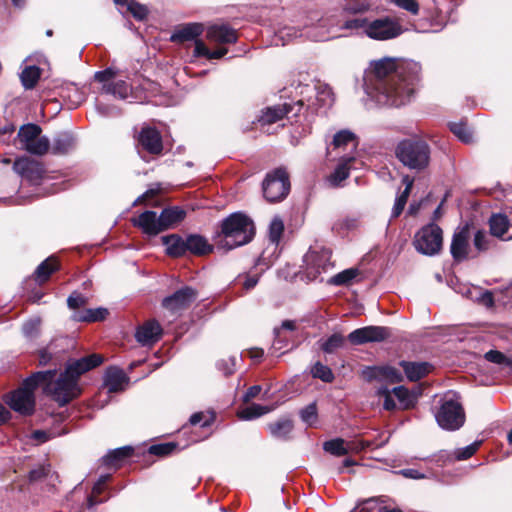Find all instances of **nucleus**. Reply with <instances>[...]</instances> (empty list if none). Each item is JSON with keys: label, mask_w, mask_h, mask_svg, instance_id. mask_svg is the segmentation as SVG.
<instances>
[{"label": "nucleus", "mask_w": 512, "mask_h": 512, "mask_svg": "<svg viewBox=\"0 0 512 512\" xmlns=\"http://www.w3.org/2000/svg\"><path fill=\"white\" fill-rule=\"evenodd\" d=\"M421 67L385 57L370 64L364 76L366 94L379 105L401 106L410 101L419 81Z\"/></svg>", "instance_id": "obj_1"}, {"label": "nucleus", "mask_w": 512, "mask_h": 512, "mask_svg": "<svg viewBox=\"0 0 512 512\" xmlns=\"http://www.w3.org/2000/svg\"><path fill=\"white\" fill-rule=\"evenodd\" d=\"M255 235V226L251 218L241 212L232 213L221 224L219 245L231 250L249 243Z\"/></svg>", "instance_id": "obj_2"}, {"label": "nucleus", "mask_w": 512, "mask_h": 512, "mask_svg": "<svg viewBox=\"0 0 512 512\" xmlns=\"http://www.w3.org/2000/svg\"><path fill=\"white\" fill-rule=\"evenodd\" d=\"M45 372H50L51 378L41 381L40 386L43 388L44 393L50 395L59 406L62 407L69 404L81 394V389L78 385L79 377L68 366L56 380V369L46 370Z\"/></svg>", "instance_id": "obj_3"}, {"label": "nucleus", "mask_w": 512, "mask_h": 512, "mask_svg": "<svg viewBox=\"0 0 512 512\" xmlns=\"http://www.w3.org/2000/svg\"><path fill=\"white\" fill-rule=\"evenodd\" d=\"M395 157L406 168L422 172L428 168L431 158V147L423 139L408 138L397 143Z\"/></svg>", "instance_id": "obj_4"}, {"label": "nucleus", "mask_w": 512, "mask_h": 512, "mask_svg": "<svg viewBox=\"0 0 512 512\" xmlns=\"http://www.w3.org/2000/svg\"><path fill=\"white\" fill-rule=\"evenodd\" d=\"M47 378H51L50 372H34L23 380L18 389L6 396L5 402L15 412L23 416H31L35 411L34 390Z\"/></svg>", "instance_id": "obj_5"}, {"label": "nucleus", "mask_w": 512, "mask_h": 512, "mask_svg": "<svg viewBox=\"0 0 512 512\" xmlns=\"http://www.w3.org/2000/svg\"><path fill=\"white\" fill-rule=\"evenodd\" d=\"M300 36L313 41H326L335 36V17L321 16L318 12L307 15Z\"/></svg>", "instance_id": "obj_6"}, {"label": "nucleus", "mask_w": 512, "mask_h": 512, "mask_svg": "<svg viewBox=\"0 0 512 512\" xmlns=\"http://www.w3.org/2000/svg\"><path fill=\"white\" fill-rule=\"evenodd\" d=\"M304 274L310 281L323 280L321 275L328 273L333 268L331 251L323 247H311L304 255Z\"/></svg>", "instance_id": "obj_7"}, {"label": "nucleus", "mask_w": 512, "mask_h": 512, "mask_svg": "<svg viewBox=\"0 0 512 512\" xmlns=\"http://www.w3.org/2000/svg\"><path fill=\"white\" fill-rule=\"evenodd\" d=\"M41 128L34 123L24 124L20 127L17 140L20 148L33 155H44L50 149L48 137L41 135Z\"/></svg>", "instance_id": "obj_8"}, {"label": "nucleus", "mask_w": 512, "mask_h": 512, "mask_svg": "<svg viewBox=\"0 0 512 512\" xmlns=\"http://www.w3.org/2000/svg\"><path fill=\"white\" fill-rule=\"evenodd\" d=\"M435 418L442 429L456 431L465 424L466 414L459 401L446 399L440 405Z\"/></svg>", "instance_id": "obj_9"}, {"label": "nucleus", "mask_w": 512, "mask_h": 512, "mask_svg": "<svg viewBox=\"0 0 512 512\" xmlns=\"http://www.w3.org/2000/svg\"><path fill=\"white\" fill-rule=\"evenodd\" d=\"M264 197L269 202L284 200L290 191L289 175L284 168H276L268 173L262 184Z\"/></svg>", "instance_id": "obj_10"}, {"label": "nucleus", "mask_w": 512, "mask_h": 512, "mask_svg": "<svg viewBox=\"0 0 512 512\" xmlns=\"http://www.w3.org/2000/svg\"><path fill=\"white\" fill-rule=\"evenodd\" d=\"M442 242L441 228L434 223H430L416 233L414 246L419 253L433 256L441 250Z\"/></svg>", "instance_id": "obj_11"}, {"label": "nucleus", "mask_w": 512, "mask_h": 512, "mask_svg": "<svg viewBox=\"0 0 512 512\" xmlns=\"http://www.w3.org/2000/svg\"><path fill=\"white\" fill-rule=\"evenodd\" d=\"M401 25L389 17L369 21L366 36L379 41L394 39L402 34Z\"/></svg>", "instance_id": "obj_12"}, {"label": "nucleus", "mask_w": 512, "mask_h": 512, "mask_svg": "<svg viewBox=\"0 0 512 512\" xmlns=\"http://www.w3.org/2000/svg\"><path fill=\"white\" fill-rule=\"evenodd\" d=\"M304 105V99L291 103H284L266 108L259 118L262 125H269L281 120L284 116L288 119L297 117Z\"/></svg>", "instance_id": "obj_13"}, {"label": "nucleus", "mask_w": 512, "mask_h": 512, "mask_svg": "<svg viewBox=\"0 0 512 512\" xmlns=\"http://www.w3.org/2000/svg\"><path fill=\"white\" fill-rule=\"evenodd\" d=\"M198 298V291L190 286H184L172 295L165 297L162 306L172 312L177 313L189 308Z\"/></svg>", "instance_id": "obj_14"}, {"label": "nucleus", "mask_w": 512, "mask_h": 512, "mask_svg": "<svg viewBox=\"0 0 512 512\" xmlns=\"http://www.w3.org/2000/svg\"><path fill=\"white\" fill-rule=\"evenodd\" d=\"M307 94V102L309 106L316 108H329L334 103V95L329 85L317 82L314 85H306L302 88L301 94Z\"/></svg>", "instance_id": "obj_15"}, {"label": "nucleus", "mask_w": 512, "mask_h": 512, "mask_svg": "<svg viewBox=\"0 0 512 512\" xmlns=\"http://www.w3.org/2000/svg\"><path fill=\"white\" fill-rule=\"evenodd\" d=\"M391 336V330L381 326H367L354 330L348 335L353 345H362L368 342L385 341Z\"/></svg>", "instance_id": "obj_16"}, {"label": "nucleus", "mask_w": 512, "mask_h": 512, "mask_svg": "<svg viewBox=\"0 0 512 512\" xmlns=\"http://www.w3.org/2000/svg\"><path fill=\"white\" fill-rule=\"evenodd\" d=\"M362 377L367 382L378 381L398 383L402 381V375L392 366H367L362 371Z\"/></svg>", "instance_id": "obj_17"}, {"label": "nucleus", "mask_w": 512, "mask_h": 512, "mask_svg": "<svg viewBox=\"0 0 512 512\" xmlns=\"http://www.w3.org/2000/svg\"><path fill=\"white\" fill-rule=\"evenodd\" d=\"M163 335V328L160 322H143L138 325L135 331L136 341L143 347L154 346Z\"/></svg>", "instance_id": "obj_18"}, {"label": "nucleus", "mask_w": 512, "mask_h": 512, "mask_svg": "<svg viewBox=\"0 0 512 512\" xmlns=\"http://www.w3.org/2000/svg\"><path fill=\"white\" fill-rule=\"evenodd\" d=\"M13 169L17 174L33 184H37L44 174V168L41 163L28 157L17 159L13 164Z\"/></svg>", "instance_id": "obj_19"}, {"label": "nucleus", "mask_w": 512, "mask_h": 512, "mask_svg": "<svg viewBox=\"0 0 512 512\" xmlns=\"http://www.w3.org/2000/svg\"><path fill=\"white\" fill-rule=\"evenodd\" d=\"M470 230L469 225L456 231L450 246L451 255L456 261H463L467 258L469 249Z\"/></svg>", "instance_id": "obj_20"}, {"label": "nucleus", "mask_w": 512, "mask_h": 512, "mask_svg": "<svg viewBox=\"0 0 512 512\" xmlns=\"http://www.w3.org/2000/svg\"><path fill=\"white\" fill-rule=\"evenodd\" d=\"M491 235L504 239H512V213L510 217L504 214H493L489 219Z\"/></svg>", "instance_id": "obj_21"}, {"label": "nucleus", "mask_w": 512, "mask_h": 512, "mask_svg": "<svg viewBox=\"0 0 512 512\" xmlns=\"http://www.w3.org/2000/svg\"><path fill=\"white\" fill-rule=\"evenodd\" d=\"M128 383L129 377L121 368L110 366L106 369L104 375V385L110 393H118L123 391Z\"/></svg>", "instance_id": "obj_22"}, {"label": "nucleus", "mask_w": 512, "mask_h": 512, "mask_svg": "<svg viewBox=\"0 0 512 512\" xmlns=\"http://www.w3.org/2000/svg\"><path fill=\"white\" fill-rule=\"evenodd\" d=\"M133 224L149 236H155L163 231V227L160 222V215L157 216L154 211H145L141 213L137 219L133 220Z\"/></svg>", "instance_id": "obj_23"}, {"label": "nucleus", "mask_w": 512, "mask_h": 512, "mask_svg": "<svg viewBox=\"0 0 512 512\" xmlns=\"http://www.w3.org/2000/svg\"><path fill=\"white\" fill-rule=\"evenodd\" d=\"M206 38L217 44H231L238 39L237 32L227 25H212L207 28Z\"/></svg>", "instance_id": "obj_24"}, {"label": "nucleus", "mask_w": 512, "mask_h": 512, "mask_svg": "<svg viewBox=\"0 0 512 512\" xmlns=\"http://www.w3.org/2000/svg\"><path fill=\"white\" fill-rule=\"evenodd\" d=\"M357 145L358 142L354 133L349 130H341L333 136V140L327 150L329 153L334 151H339V153L354 151Z\"/></svg>", "instance_id": "obj_25"}, {"label": "nucleus", "mask_w": 512, "mask_h": 512, "mask_svg": "<svg viewBox=\"0 0 512 512\" xmlns=\"http://www.w3.org/2000/svg\"><path fill=\"white\" fill-rule=\"evenodd\" d=\"M139 143L150 154H160L163 149L161 135L154 128H143L139 134Z\"/></svg>", "instance_id": "obj_26"}, {"label": "nucleus", "mask_w": 512, "mask_h": 512, "mask_svg": "<svg viewBox=\"0 0 512 512\" xmlns=\"http://www.w3.org/2000/svg\"><path fill=\"white\" fill-rule=\"evenodd\" d=\"M360 163L354 156H341L335 170L330 174L328 180L333 186H338L342 181L348 178L350 170L356 168V164Z\"/></svg>", "instance_id": "obj_27"}, {"label": "nucleus", "mask_w": 512, "mask_h": 512, "mask_svg": "<svg viewBox=\"0 0 512 512\" xmlns=\"http://www.w3.org/2000/svg\"><path fill=\"white\" fill-rule=\"evenodd\" d=\"M204 27L200 23H187L177 27L172 33L170 39L173 42L183 43L187 41H197L203 33Z\"/></svg>", "instance_id": "obj_28"}, {"label": "nucleus", "mask_w": 512, "mask_h": 512, "mask_svg": "<svg viewBox=\"0 0 512 512\" xmlns=\"http://www.w3.org/2000/svg\"><path fill=\"white\" fill-rule=\"evenodd\" d=\"M134 455V448L132 446H123L109 451L103 457V464L107 468H120L123 463Z\"/></svg>", "instance_id": "obj_29"}, {"label": "nucleus", "mask_w": 512, "mask_h": 512, "mask_svg": "<svg viewBox=\"0 0 512 512\" xmlns=\"http://www.w3.org/2000/svg\"><path fill=\"white\" fill-rule=\"evenodd\" d=\"M104 361V357L98 353H92L88 356L82 357L68 365L73 370L76 376H80L98 366Z\"/></svg>", "instance_id": "obj_30"}, {"label": "nucleus", "mask_w": 512, "mask_h": 512, "mask_svg": "<svg viewBox=\"0 0 512 512\" xmlns=\"http://www.w3.org/2000/svg\"><path fill=\"white\" fill-rule=\"evenodd\" d=\"M267 429L273 438L287 441L291 438L294 423L288 417H281L277 421L268 423Z\"/></svg>", "instance_id": "obj_31"}, {"label": "nucleus", "mask_w": 512, "mask_h": 512, "mask_svg": "<svg viewBox=\"0 0 512 512\" xmlns=\"http://www.w3.org/2000/svg\"><path fill=\"white\" fill-rule=\"evenodd\" d=\"M369 20L367 18L355 17L351 19L339 20L335 16V36H339L342 31L360 32L366 35Z\"/></svg>", "instance_id": "obj_32"}, {"label": "nucleus", "mask_w": 512, "mask_h": 512, "mask_svg": "<svg viewBox=\"0 0 512 512\" xmlns=\"http://www.w3.org/2000/svg\"><path fill=\"white\" fill-rule=\"evenodd\" d=\"M162 243L167 255L171 257H181L187 253L186 238L178 234L163 236Z\"/></svg>", "instance_id": "obj_33"}, {"label": "nucleus", "mask_w": 512, "mask_h": 512, "mask_svg": "<svg viewBox=\"0 0 512 512\" xmlns=\"http://www.w3.org/2000/svg\"><path fill=\"white\" fill-rule=\"evenodd\" d=\"M187 252L196 255L203 256L213 251V245L208 240L199 234H190L186 237Z\"/></svg>", "instance_id": "obj_34"}, {"label": "nucleus", "mask_w": 512, "mask_h": 512, "mask_svg": "<svg viewBox=\"0 0 512 512\" xmlns=\"http://www.w3.org/2000/svg\"><path fill=\"white\" fill-rule=\"evenodd\" d=\"M400 366L403 368L406 377L414 382L424 378L430 372V365L426 362L402 361Z\"/></svg>", "instance_id": "obj_35"}, {"label": "nucleus", "mask_w": 512, "mask_h": 512, "mask_svg": "<svg viewBox=\"0 0 512 512\" xmlns=\"http://www.w3.org/2000/svg\"><path fill=\"white\" fill-rule=\"evenodd\" d=\"M59 269V263L55 256H50L41 262L35 272L34 279L37 283H45L51 276L52 273Z\"/></svg>", "instance_id": "obj_36"}, {"label": "nucleus", "mask_w": 512, "mask_h": 512, "mask_svg": "<svg viewBox=\"0 0 512 512\" xmlns=\"http://www.w3.org/2000/svg\"><path fill=\"white\" fill-rule=\"evenodd\" d=\"M185 216V210L178 206L163 209L160 214V222L162 224L163 231L180 223Z\"/></svg>", "instance_id": "obj_37"}, {"label": "nucleus", "mask_w": 512, "mask_h": 512, "mask_svg": "<svg viewBox=\"0 0 512 512\" xmlns=\"http://www.w3.org/2000/svg\"><path fill=\"white\" fill-rule=\"evenodd\" d=\"M374 2L372 0H345L342 4V12L347 15H358L368 12Z\"/></svg>", "instance_id": "obj_38"}, {"label": "nucleus", "mask_w": 512, "mask_h": 512, "mask_svg": "<svg viewBox=\"0 0 512 512\" xmlns=\"http://www.w3.org/2000/svg\"><path fill=\"white\" fill-rule=\"evenodd\" d=\"M73 148V136L69 133H60L54 138L51 151L53 154L61 155L70 152Z\"/></svg>", "instance_id": "obj_39"}, {"label": "nucleus", "mask_w": 512, "mask_h": 512, "mask_svg": "<svg viewBox=\"0 0 512 512\" xmlns=\"http://www.w3.org/2000/svg\"><path fill=\"white\" fill-rule=\"evenodd\" d=\"M359 274L360 272L357 268L345 269L330 277L327 283L334 286H349L354 282Z\"/></svg>", "instance_id": "obj_40"}, {"label": "nucleus", "mask_w": 512, "mask_h": 512, "mask_svg": "<svg viewBox=\"0 0 512 512\" xmlns=\"http://www.w3.org/2000/svg\"><path fill=\"white\" fill-rule=\"evenodd\" d=\"M284 232V222L280 216H275L269 225V240L275 247V256L278 254V245Z\"/></svg>", "instance_id": "obj_41"}, {"label": "nucleus", "mask_w": 512, "mask_h": 512, "mask_svg": "<svg viewBox=\"0 0 512 512\" xmlns=\"http://www.w3.org/2000/svg\"><path fill=\"white\" fill-rule=\"evenodd\" d=\"M228 52L227 48H218L214 51L208 49L205 43L201 40H197L193 55L194 57H206L207 59H220Z\"/></svg>", "instance_id": "obj_42"}, {"label": "nucleus", "mask_w": 512, "mask_h": 512, "mask_svg": "<svg viewBox=\"0 0 512 512\" xmlns=\"http://www.w3.org/2000/svg\"><path fill=\"white\" fill-rule=\"evenodd\" d=\"M103 91L112 94L120 99H126L130 95L131 87L123 80L113 81L111 84H104Z\"/></svg>", "instance_id": "obj_43"}, {"label": "nucleus", "mask_w": 512, "mask_h": 512, "mask_svg": "<svg viewBox=\"0 0 512 512\" xmlns=\"http://www.w3.org/2000/svg\"><path fill=\"white\" fill-rule=\"evenodd\" d=\"M302 32V27L297 28L294 26H285L279 29L275 35L276 39L274 40L275 45H286L293 39L297 37H301L300 34Z\"/></svg>", "instance_id": "obj_44"}, {"label": "nucleus", "mask_w": 512, "mask_h": 512, "mask_svg": "<svg viewBox=\"0 0 512 512\" xmlns=\"http://www.w3.org/2000/svg\"><path fill=\"white\" fill-rule=\"evenodd\" d=\"M392 393L398 399L402 409L408 410L414 408L416 405V397L413 396L404 386L395 387L392 390Z\"/></svg>", "instance_id": "obj_45"}, {"label": "nucleus", "mask_w": 512, "mask_h": 512, "mask_svg": "<svg viewBox=\"0 0 512 512\" xmlns=\"http://www.w3.org/2000/svg\"><path fill=\"white\" fill-rule=\"evenodd\" d=\"M313 378L320 379L325 383H332L335 379L334 373L330 367L317 361L310 370Z\"/></svg>", "instance_id": "obj_46"}, {"label": "nucleus", "mask_w": 512, "mask_h": 512, "mask_svg": "<svg viewBox=\"0 0 512 512\" xmlns=\"http://www.w3.org/2000/svg\"><path fill=\"white\" fill-rule=\"evenodd\" d=\"M216 420V413L214 411L196 412L189 418L191 425H200L202 428L210 427Z\"/></svg>", "instance_id": "obj_47"}, {"label": "nucleus", "mask_w": 512, "mask_h": 512, "mask_svg": "<svg viewBox=\"0 0 512 512\" xmlns=\"http://www.w3.org/2000/svg\"><path fill=\"white\" fill-rule=\"evenodd\" d=\"M344 342L345 339L340 333H334L325 341H321L320 348L324 353L332 354L342 348Z\"/></svg>", "instance_id": "obj_48"}, {"label": "nucleus", "mask_w": 512, "mask_h": 512, "mask_svg": "<svg viewBox=\"0 0 512 512\" xmlns=\"http://www.w3.org/2000/svg\"><path fill=\"white\" fill-rule=\"evenodd\" d=\"M20 78L26 89H32L40 78V69L36 66H28L22 71Z\"/></svg>", "instance_id": "obj_49"}, {"label": "nucleus", "mask_w": 512, "mask_h": 512, "mask_svg": "<svg viewBox=\"0 0 512 512\" xmlns=\"http://www.w3.org/2000/svg\"><path fill=\"white\" fill-rule=\"evenodd\" d=\"M323 449L338 457L348 454V449L345 447V441L342 438H336L324 442Z\"/></svg>", "instance_id": "obj_50"}, {"label": "nucleus", "mask_w": 512, "mask_h": 512, "mask_svg": "<svg viewBox=\"0 0 512 512\" xmlns=\"http://www.w3.org/2000/svg\"><path fill=\"white\" fill-rule=\"evenodd\" d=\"M178 448L176 442H166L153 444L148 448V452L158 457H166L171 455Z\"/></svg>", "instance_id": "obj_51"}, {"label": "nucleus", "mask_w": 512, "mask_h": 512, "mask_svg": "<svg viewBox=\"0 0 512 512\" xmlns=\"http://www.w3.org/2000/svg\"><path fill=\"white\" fill-rule=\"evenodd\" d=\"M268 412V408L259 404H252L238 412V417L242 420H251L262 416Z\"/></svg>", "instance_id": "obj_52"}, {"label": "nucleus", "mask_w": 512, "mask_h": 512, "mask_svg": "<svg viewBox=\"0 0 512 512\" xmlns=\"http://www.w3.org/2000/svg\"><path fill=\"white\" fill-rule=\"evenodd\" d=\"M450 130L459 140L464 143H469L472 140L471 130L463 122L450 123Z\"/></svg>", "instance_id": "obj_53"}, {"label": "nucleus", "mask_w": 512, "mask_h": 512, "mask_svg": "<svg viewBox=\"0 0 512 512\" xmlns=\"http://www.w3.org/2000/svg\"><path fill=\"white\" fill-rule=\"evenodd\" d=\"M484 358L491 363L504 365L512 370V359L508 358L501 351L489 350L485 353Z\"/></svg>", "instance_id": "obj_54"}, {"label": "nucleus", "mask_w": 512, "mask_h": 512, "mask_svg": "<svg viewBox=\"0 0 512 512\" xmlns=\"http://www.w3.org/2000/svg\"><path fill=\"white\" fill-rule=\"evenodd\" d=\"M300 418L303 422L308 425H312L317 421L318 410L316 402H312L303 409L300 410Z\"/></svg>", "instance_id": "obj_55"}, {"label": "nucleus", "mask_w": 512, "mask_h": 512, "mask_svg": "<svg viewBox=\"0 0 512 512\" xmlns=\"http://www.w3.org/2000/svg\"><path fill=\"white\" fill-rule=\"evenodd\" d=\"M359 225V218L357 216H345L339 219L333 226L337 231L351 230L357 228Z\"/></svg>", "instance_id": "obj_56"}, {"label": "nucleus", "mask_w": 512, "mask_h": 512, "mask_svg": "<svg viewBox=\"0 0 512 512\" xmlns=\"http://www.w3.org/2000/svg\"><path fill=\"white\" fill-rule=\"evenodd\" d=\"M108 317H110L109 310L104 307H99L86 310L85 315L80 320H105Z\"/></svg>", "instance_id": "obj_57"}, {"label": "nucleus", "mask_w": 512, "mask_h": 512, "mask_svg": "<svg viewBox=\"0 0 512 512\" xmlns=\"http://www.w3.org/2000/svg\"><path fill=\"white\" fill-rule=\"evenodd\" d=\"M376 395L384 398L383 407L387 411H393L396 408V403L392 398L391 392L386 386H380L376 390Z\"/></svg>", "instance_id": "obj_58"}, {"label": "nucleus", "mask_w": 512, "mask_h": 512, "mask_svg": "<svg viewBox=\"0 0 512 512\" xmlns=\"http://www.w3.org/2000/svg\"><path fill=\"white\" fill-rule=\"evenodd\" d=\"M126 6H127L128 11L137 20L145 19L148 14L147 7L142 4H139L138 2H135L134 0H130Z\"/></svg>", "instance_id": "obj_59"}, {"label": "nucleus", "mask_w": 512, "mask_h": 512, "mask_svg": "<svg viewBox=\"0 0 512 512\" xmlns=\"http://www.w3.org/2000/svg\"><path fill=\"white\" fill-rule=\"evenodd\" d=\"M473 244L478 251H485L489 248L490 238L484 230H477L474 234Z\"/></svg>", "instance_id": "obj_60"}, {"label": "nucleus", "mask_w": 512, "mask_h": 512, "mask_svg": "<svg viewBox=\"0 0 512 512\" xmlns=\"http://www.w3.org/2000/svg\"><path fill=\"white\" fill-rule=\"evenodd\" d=\"M481 443V441H475L474 443L466 446L465 448L458 450L456 458L458 460H467L471 458L477 452Z\"/></svg>", "instance_id": "obj_61"}, {"label": "nucleus", "mask_w": 512, "mask_h": 512, "mask_svg": "<svg viewBox=\"0 0 512 512\" xmlns=\"http://www.w3.org/2000/svg\"><path fill=\"white\" fill-rule=\"evenodd\" d=\"M116 71L113 68H107L103 71H98L95 73V79L104 84H111L113 79L116 77Z\"/></svg>", "instance_id": "obj_62"}, {"label": "nucleus", "mask_w": 512, "mask_h": 512, "mask_svg": "<svg viewBox=\"0 0 512 512\" xmlns=\"http://www.w3.org/2000/svg\"><path fill=\"white\" fill-rule=\"evenodd\" d=\"M87 298L78 292H73L67 299V305L70 309H77L84 306Z\"/></svg>", "instance_id": "obj_63"}, {"label": "nucleus", "mask_w": 512, "mask_h": 512, "mask_svg": "<svg viewBox=\"0 0 512 512\" xmlns=\"http://www.w3.org/2000/svg\"><path fill=\"white\" fill-rule=\"evenodd\" d=\"M476 301L486 308H492L494 305V298L492 292L488 290H479L476 296Z\"/></svg>", "instance_id": "obj_64"}]
</instances>
